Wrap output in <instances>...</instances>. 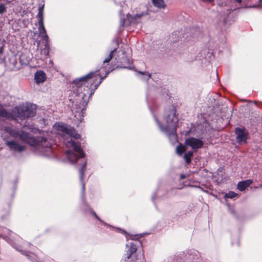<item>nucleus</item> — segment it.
<instances>
[{
  "instance_id": "1",
  "label": "nucleus",
  "mask_w": 262,
  "mask_h": 262,
  "mask_svg": "<svg viewBox=\"0 0 262 262\" xmlns=\"http://www.w3.org/2000/svg\"><path fill=\"white\" fill-rule=\"evenodd\" d=\"M119 52L117 48L111 51L103 61L101 69L89 73L85 76L75 79L72 83V92L74 98L72 100V111L74 117L79 122L83 120L89 98L94 94L102 80L113 70L110 62L117 63Z\"/></svg>"
},
{
  "instance_id": "2",
  "label": "nucleus",
  "mask_w": 262,
  "mask_h": 262,
  "mask_svg": "<svg viewBox=\"0 0 262 262\" xmlns=\"http://www.w3.org/2000/svg\"><path fill=\"white\" fill-rule=\"evenodd\" d=\"M176 110L173 106L165 112L163 122H161L157 116L154 113L155 120L161 132L165 133L170 140H175L176 138V129L179 119L176 114Z\"/></svg>"
},
{
  "instance_id": "3",
  "label": "nucleus",
  "mask_w": 262,
  "mask_h": 262,
  "mask_svg": "<svg viewBox=\"0 0 262 262\" xmlns=\"http://www.w3.org/2000/svg\"><path fill=\"white\" fill-rule=\"evenodd\" d=\"M0 130H5L13 137L18 138L20 140L32 146H42L41 143L47 141V139L44 137L36 138L27 132L18 130L17 128H13L8 126H3L0 125Z\"/></svg>"
},
{
  "instance_id": "4",
  "label": "nucleus",
  "mask_w": 262,
  "mask_h": 262,
  "mask_svg": "<svg viewBox=\"0 0 262 262\" xmlns=\"http://www.w3.org/2000/svg\"><path fill=\"white\" fill-rule=\"evenodd\" d=\"M53 128L58 132V134L61 133L62 135L68 136L63 141L66 147H80L72 139H77L80 137V135L73 127L62 122H56L53 125Z\"/></svg>"
},
{
  "instance_id": "5",
  "label": "nucleus",
  "mask_w": 262,
  "mask_h": 262,
  "mask_svg": "<svg viewBox=\"0 0 262 262\" xmlns=\"http://www.w3.org/2000/svg\"><path fill=\"white\" fill-rule=\"evenodd\" d=\"M38 31L41 39L37 42V54L35 56L37 59L44 60L49 55V37L47 34L43 22L38 23Z\"/></svg>"
},
{
  "instance_id": "6",
  "label": "nucleus",
  "mask_w": 262,
  "mask_h": 262,
  "mask_svg": "<svg viewBox=\"0 0 262 262\" xmlns=\"http://www.w3.org/2000/svg\"><path fill=\"white\" fill-rule=\"evenodd\" d=\"M66 158L71 163H75L80 162L82 167L79 170L80 179L82 183L83 191L85 189L84 184L83 183V178L84 174L86 162L84 158V153L82 148H69L66 151Z\"/></svg>"
},
{
  "instance_id": "7",
  "label": "nucleus",
  "mask_w": 262,
  "mask_h": 262,
  "mask_svg": "<svg viewBox=\"0 0 262 262\" xmlns=\"http://www.w3.org/2000/svg\"><path fill=\"white\" fill-rule=\"evenodd\" d=\"M35 110V105L33 104H23L17 106L13 108L15 120H16L18 118L23 120L33 117L36 114Z\"/></svg>"
},
{
  "instance_id": "8",
  "label": "nucleus",
  "mask_w": 262,
  "mask_h": 262,
  "mask_svg": "<svg viewBox=\"0 0 262 262\" xmlns=\"http://www.w3.org/2000/svg\"><path fill=\"white\" fill-rule=\"evenodd\" d=\"M118 52H119V53L117 54L118 60L117 63H120V68L132 69L133 68L132 61L130 59L129 57L125 54V51L121 50V53L120 51H118Z\"/></svg>"
},
{
  "instance_id": "9",
  "label": "nucleus",
  "mask_w": 262,
  "mask_h": 262,
  "mask_svg": "<svg viewBox=\"0 0 262 262\" xmlns=\"http://www.w3.org/2000/svg\"><path fill=\"white\" fill-rule=\"evenodd\" d=\"M237 142L241 145L246 143L248 138V133L245 128L237 127L235 129Z\"/></svg>"
},
{
  "instance_id": "10",
  "label": "nucleus",
  "mask_w": 262,
  "mask_h": 262,
  "mask_svg": "<svg viewBox=\"0 0 262 262\" xmlns=\"http://www.w3.org/2000/svg\"><path fill=\"white\" fill-rule=\"evenodd\" d=\"M185 143L186 146L190 147H201L204 145V142L202 140L195 138L186 139Z\"/></svg>"
},
{
  "instance_id": "11",
  "label": "nucleus",
  "mask_w": 262,
  "mask_h": 262,
  "mask_svg": "<svg viewBox=\"0 0 262 262\" xmlns=\"http://www.w3.org/2000/svg\"><path fill=\"white\" fill-rule=\"evenodd\" d=\"M146 13L141 12L139 14H137L134 16H132L129 13L126 15V20L128 21V24L130 23L138 24L141 22V18L143 16L145 15Z\"/></svg>"
},
{
  "instance_id": "12",
  "label": "nucleus",
  "mask_w": 262,
  "mask_h": 262,
  "mask_svg": "<svg viewBox=\"0 0 262 262\" xmlns=\"http://www.w3.org/2000/svg\"><path fill=\"white\" fill-rule=\"evenodd\" d=\"M186 148H176V152L178 155L181 156L184 154L183 158L187 163H189L191 161V158L193 155L192 151H188L186 152Z\"/></svg>"
},
{
  "instance_id": "13",
  "label": "nucleus",
  "mask_w": 262,
  "mask_h": 262,
  "mask_svg": "<svg viewBox=\"0 0 262 262\" xmlns=\"http://www.w3.org/2000/svg\"><path fill=\"white\" fill-rule=\"evenodd\" d=\"M0 117L10 120H15V115H14L13 109L11 112H9L2 105L0 104Z\"/></svg>"
},
{
  "instance_id": "14",
  "label": "nucleus",
  "mask_w": 262,
  "mask_h": 262,
  "mask_svg": "<svg viewBox=\"0 0 262 262\" xmlns=\"http://www.w3.org/2000/svg\"><path fill=\"white\" fill-rule=\"evenodd\" d=\"M46 79L47 75L42 70L37 71L34 74V80L36 84L42 83Z\"/></svg>"
},
{
  "instance_id": "15",
  "label": "nucleus",
  "mask_w": 262,
  "mask_h": 262,
  "mask_svg": "<svg viewBox=\"0 0 262 262\" xmlns=\"http://www.w3.org/2000/svg\"><path fill=\"white\" fill-rule=\"evenodd\" d=\"M252 183V181L251 180H247L246 181L240 182L237 184V188L240 191L244 190Z\"/></svg>"
},
{
  "instance_id": "16",
  "label": "nucleus",
  "mask_w": 262,
  "mask_h": 262,
  "mask_svg": "<svg viewBox=\"0 0 262 262\" xmlns=\"http://www.w3.org/2000/svg\"><path fill=\"white\" fill-rule=\"evenodd\" d=\"M153 5L159 8V9H165L166 5L163 0H152Z\"/></svg>"
},
{
  "instance_id": "17",
  "label": "nucleus",
  "mask_w": 262,
  "mask_h": 262,
  "mask_svg": "<svg viewBox=\"0 0 262 262\" xmlns=\"http://www.w3.org/2000/svg\"><path fill=\"white\" fill-rule=\"evenodd\" d=\"M126 246L129 247V248L127 252V254H128L127 258L129 259L131 255L136 252L137 251V248L135 245L133 243H130L129 245H127Z\"/></svg>"
},
{
  "instance_id": "18",
  "label": "nucleus",
  "mask_w": 262,
  "mask_h": 262,
  "mask_svg": "<svg viewBox=\"0 0 262 262\" xmlns=\"http://www.w3.org/2000/svg\"><path fill=\"white\" fill-rule=\"evenodd\" d=\"M43 7L44 5L39 7L38 8V13L37 14L38 23L43 22Z\"/></svg>"
},
{
  "instance_id": "19",
  "label": "nucleus",
  "mask_w": 262,
  "mask_h": 262,
  "mask_svg": "<svg viewBox=\"0 0 262 262\" xmlns=\"http://www.w3.org/2000/svg\"><path fill=\"white\" fill-rule=\"evenodd\" d=\"M138 73L140 74V77L143 80H148L150 77V74L148 72L139 71Z\"/></svg>"
},
{
  "instance_id": "20",
  "label": "nucleus",
  "mask_w": 262,
  "mask_h": 262,
  "mask_svg": "<svg viewBox=\"0 0 262 262\" xmlns=\"http://www.w3.org/2000/svg\"><path fill=\"white\" fill-rule=\"evenodd\" d=\"M119 13H120V16L119 31H122L121 28H122L125 25V20L122 17V11H120Z\"/></svg>"
},
{
  "instance_id": "21",
  "label": "nucleus",
  "mask_w": 262,
  "mask_h": 262,
  "mask_svg": "<svg viewBox=\"0 0 262 262\" xmlns=\"http://www.w3.org/2000/svg\"><path fill=\"white\" fill-rule=\"evenodd\" d=\"M237 195V194L235 193L234 192H233V191H230L228 193H226L225 195V198H227L233 199L234 197L236 196Z\"/></svg>"
},
{
  "instance_id": "22",
  "label": "nucleus",
  "mask_w": 262,
  "mask_h": 262,
  "mask_svg": "<svg viewBox=\"0 0 262 262\" xmlns=\"http://www.w3.org/2000/svg\"><path fill=\"white\" fill-rule=\"evenodd\" d=\"M11 150L14 153L16 156L18 153H21L25 148H10Z\"/></svg>"
},
{
  "instance_id": "23",
  "label": "nucleus",
  "mask_w": 262,
  "mask_h": 262,
  "mask_svg": "<svg viewBox=\"0 0 262 262\" xmlns=\"http://www.w3.org/2000/svg\"><path fill=\"white\" fill-rule=\"evenodd\" d=\"M228 3V0H217V4L219 6L223 7Z\"/></svg>"
},
{
  "instance_id": "24",
  "label": "nucleus",
  "mask_w": 262,
  "mask_h": 262,
  "mask_svg": "<svg viewBox=\"0 0 262 262\" xmlns=\"http://www.w3.org/2000/svg\"><path fill=\"white\" fill-rule=\"evenodd\" d=\"M6 11L7 8L5 5L3 4H0V14L4 13Z\"/></svg>"
},
{
  "instance_id": "25",
  "label": "nucleus",
  "mask_w": 262,
  "mask_h": 262,
  "mask_svg": "<svg viewBox=\"0 0 262 262\" xmlns=\"http://www.w3.org/2000/svg\"><path fill=\"white\" fill-rule=\"evenodd\" d=\"M24 58H25V56L23 55H21L19 57L20 62L21 63V64H25V65L28 64L29 63V60H27L26 61H24Z\"/></svg>"
},
{
  "instance_id": "26",
  "label": "nucleus",
  "mask_w": 262,
  "mask_h": 262,
  "mask_svg": "<svg viewBox=\"0 0 262 262\" xmlns=\"http://www.w3.org/2000/svg\"><path fill=\"white\" fill-rule=\"evenodd\" d=\"M27 128L30 130L31 131L36 133V130H37L36 128L34 127L33 125H29L27 126Z\"/></svg>"
},
{
  "instance_id": "27",
  "label": "nucleus",
  "mask_w": 262,
  "mask_h": 262,
  "mask_svg": "<svg viewBox=\"0 0 262 262\" xmlns=\"http://www.w3.org/2000/svg\"><path fill=\"white\" fill-rule=\"evenodd\" d=\"M7 145L9 146H15L16 145V143L14 141H11L7 142Z\"/></svg>"
},
{
  "instance_id": "28",
  "label": "nucleus",
  "mask_w": 262,
  "mask_h": 262,
  "mask_svg": "<svg viewBox=\"0 0 262 262\" xmlns=\"http://www.w3.org/2000/svg\"><path fill=\"white\" fill-rule=\"evenodd\" d=\"M36 150H40L41 152L44 151V150L48 149L49 151H51L52 149V148H35Z\"/></svg>"
},
{
  "instance_id": "29",
  "label": "nucleus",
  "mask_w": 262,
  "mask_h": 262,
  "mask_svg": "<svg viewBox=\"0 0 262 262\" xmlns=\"http://www.w3.org/2000/svg\"><path fill=\"white\" fill-rule=\"evenodd\" d=\"M130 262H143V261L141 259L137 258L135 260H130Z\"/></svg>"
},
{
  "instance_id": "30",
  "label": "nucleus",
  "mask_w": 262,
  "mask_h": 262,
  "mask_svg": "<svg viewBox=\"0 0 262 262\" xmlns=\"http://www.w3.org/2000/svg\"><path fill=\"white\" fill-rule=\"evenodd\" d=\"M176 147L179 148V147H184L181 144H179L178 145H177Z\"/></svg>"
},
{
  "instance_id": "31",
  "label": "nucleus",
  "mask_w": 262,
  "mask_h": 262,
  "mask_svg": "<svg viewBox=\"0 0 262 262\" xmlns=\"http://www.w3.org/2000/svg\"><path fill=\"white\" fill-rule=\"evenodd\" d=\"M3 50V48L0 46V55L2 54Z\"/></svg>"
},
{
  "instance_id": "32",
  "label": "nucleus",
  "mask_w": 262,
  "mask_h": 262,
  "mask_svg": "<svg viewBox=\"0 0 262 262\" xmlns=\"http://www.w3.org/2000/svg\"><path fill=\"white\" fill-rule=\"evenodd\" d=\"M181 178L182 179H184V178H185V176H184L183 174H182V175L181 176Z\"/></svg>"
},
{
  "instance_id": "33",
  "label": "nucleus",
  "mask_w": 262,
  "mask_h": 262,
  "mask_svg": "<svg viewBox=\"0 0 262 262\" xmlns=\"http://www.w3.org/2000/svg\"><path fill=\"white\" fill-rule=\"evenodd\" d=\"M93 214H94V215H95V216L96 218H97L98 219H99H99L98 218V217L97 216V215H96V214L95 213H94Z\"/></svg>"
},
{
  "instance_id": "34",
  "label": "nucleus",
  "mask_w": 262,
  "mask_h": 262,
  "mask_svg": "<svg viewBox=\"0 0 262 262\" xmlns=\"http://www.w3.org/2000/svg\"><path fill=\"white\" fill-rule=\"evenodd\" d=\"M236 1L237 2H238V3H241L242 2V0H236Z\"/></svg>"
},
{
  "instance_id": "35",
  "label": "nucleus",
  "mask_w": 262,
  "mask_h": 262,
  "mask_svg": "<svg viewBox=\"0 0 262 262\" xmlns=\"http://www.w3.org/2000/svg\"><path fill=\"white\" fill-rule=\"evenodd\" d=\"M42 155L46 156H49L48 154H42Z\"/></svg>"
},
{
  "instance_id": "36",
  "label": "nucleus",
  "mask_w": 262,
  "mask_h": 262,
  "mask_svg": "<svg viewBox=\"0 0 262 262\" xmlns=\"http://www.w3.org/2000/svg\"><path fill=\"white\" fill-rule=\"evenodd\" d=\"M260 3V5L262 6V0H259Z\"/></svg>"
},
{
  "instance_id": "37",
  "label": "nucleus",
  "mask_w": 262,
  "mask_h": 262,
  "mask_svg": "<svg viewBox=\"0 0 262 262\" xmlns=\"http://www.w3.org/2000/svg\"><path fill=\"white\" fill-rule=\"evenodd\" d=\"M123 232L124 233H126L125 231H123Z\"/></svg>"
},
{
  "instance_id": "38",
  "label": "nucleus",
  "mask_w": 262,
  "mask_h": 262,
  "mask_svg": "<svg viewBox=\"0 0 262 262\" xmlns=\"http://www.w3.org/2000/svg\"><path fill=\"white\" fill-rule=\"evenodd\" d=\"M190 256H191V255H189V259H191Z\"/></svg>"
},
{
  "instance_id": "39",
  "label": "nucleus",
  "mask_w": 262,
  "mask_h": 262,
  "mask_svg": "<svg viewBox=\"0 0 262 262\" xmlns=\"http://www.w3.org/2000/svg\"><path fill=\"white\" fill-rule=\"evenodd\" d=\"M18 147L21 148V147H22V146H18Z\"/></svg>"
}]
</instances>
